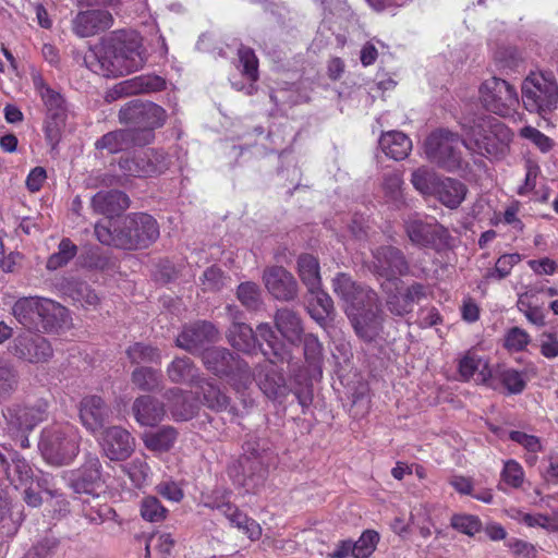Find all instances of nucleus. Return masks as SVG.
Instances as JSON below:
<instances>
[{"label": "nucleus", "instance_id": "obj_30", "mask_svg": "<svg viewBox=\"0 0 558 558\" xmlns=\"http://www.w3.org/2000/svg\"><path fill=\"white\" fill-rule=\"evenodd\" d=\"M258 438H250L243 445V457L240 460V464L244 471H250V478L257 475L259 478L264 477L265 474V453L266 449L260 444Z\"/></svg>", "mask_w": 558, "mask_h": 558}, {"label": "nucleus", "instance_id": "obj_50", "mask_svg": "<svg viewBox=\"0 0 558 558\" xmlns=\"http://www.w3.org/2000/svg\"><path fill=\"white\" fill-rule=\"evenodd\" d=\"M522 257L518 253L512 254H504L501 255L496 264L495 267L487 271L486 278L487 279H505L511 274L512 268L521 262Z\"/></svg>", "mask_w": 558, "mask_h": 558}, {"label": "nucleus", "instance_id": "obj_64", "mask_svg": "<svg viewBox=\"0 0 558 558\" xmlns=\"http://www.w3.org/2000/svg\"><path fill=\"white\" fill-rule=\"evenodd\" d=\"M381 151L391 159L402 160L412 150V142H379Z\"/></svg>", "mask_w": 558, "mask_h": 558}, {"label": "nucleus", "instance_id": "obj_14", "mask_svg": "<svg viewBox=\"0 0 558 558\" xmlns=\"http://www.w3.org/2000/svg\"><path fill=\"white\" fill-rule=\"evenodd\" d=\"M69 484L76 494L98 496V490L105 484L99 458L95 453H86L84 463L71 472Z\"/></svg>", "mask_w": 558, "mask_h": 558}, {"label": "nucleus", "instance_id": "obj_23", "mask_svg": "<svg viewBox=\"0 0 558 558\" xmlns=\"http://www.w3.org/2000/svg\"><path fill=\"white\" fill-rule=\"evenodd\" d=\"M333 292L344 302L345 313L353 306L362 304L364 301L374 300V290L359 284L352 278L344 274L339 272L332 279Z\"/></svg>", "mask_w": 558, "mask_h": 558}, {"label": "nucleus", "instance_id": "obj_40", "mask_svg": "<svg viewBox=\"0 0 558 558\" xmlns=\"http://www.w3.org/2000/svg\"><path fill=\"white\" fill-rule=\"evenodd\" d=\"M33 83L47 108V113L54 114L65 112L64 100L62 96L51 89L40 75H34Z\"/></svg>", "mask_w": 558, "mask_h": 558}, {"label": "nucleus", "instance_id": "obj_10", "mask_svg": "<svg viewBox=\"0 0 558 558\" xmlns=\"http://www.w3.org/2000/svg\"><path fill=\"white\" fill-rule=\"evenodd\" d=\"M9 353L15 359L29 364L49 363L54 350L50 341L39 333L23 332L9 343Z\"/></svg>", "mask_w": 558, "mask_h": 558}, {"label": "nucleus", "instance_id": "obj_5", "mask_svg": "<svg viewBox=\"0 0 558 558\" xmlns=\"http://www.w3.org/2000/svg\"><path fill=\"white\" fill-rule=\"evenodd\" d=\"M12 314L28 329L51 331L64 323L66 308L50 299L24 296L14 303Z\"/></svg>", "mask_w": 558, "mask_h": 558}, {"label": "nucleus", "instance_id": "obj_42", "mask_svg": "<svg viewBox=\"0 0 558 558\" xmlns=\"http://www.w3.org/2000/svg\"><path fill=\"white\" fill-rule=\"evenodd\" d=\"M178 433L171 426H165L156 432L145 434L144 444L151 451L165 452L170 450L177 440Z\"/></svg>", "mask_w": 558, "mask_h": 558}, {"label": "nucleus", "instance_id": "obj_35", "mask_svg": "<svg viewBox=\"0 0 558 558\" xmlns=\"http://www.w3.org/2000/svg\"><path fill=\"white\" fill-rule=\"evenodd\" d=\"M490 371L492 367L486 360L470 352L459 362V373L465 380L477 374L476 380L486 385L487 380L492 379Z\"/></svg>", "mask_w": 558, "mask_h": 558}, {"label": "nucleus", "instance_id": "obj_53", "mask_svg": "<svg viewBox=\"0 0 558 558\" xmlns=\"http://www.w3.org/2000/svg\"><path fill=\"white\" fill-rule=\"evenodd\" d=\"M19 385V372L11 364L0 365V399L10 397Z\"/></svg>", "mask_w": 558, "mask_h": 558}, {"label": "nucleus", "instance_id": "obj_21", "mask_svg": "<svg viewBox=\"0 0 558 558\" xmlns=\"http://www.w3.org/2000/svg\"><path fill=\"white\" fill-rule=\"evenodd\" d=\"M166 82L157 75H141L116 84L107 94V101H114L124 96L141 93L158 92L165 88Z\"/></svg>", "mask_w": 558, "mask_h": 558}, {"label": "nucleus", "instance_id": "obj_11", "mask_svg": "<svg viewBox=\"0 0 558 558\" xmlns=\"http://www.w3.org/2000/svg\"><path fill=\"white\" fill-rule=\"evenodd\" d=\"M49 403L38 399L31 404H13L3 411L8 428L12 433L32 432L48 417Z\"/></svg>", "mask_w": 558, "mask_h": 558}, {"label": "nucleus", "instance_id": "obj_60", "mask_svg": "<svg viewBox=\"0 0 558 558\" xmlns=\"http://www.w3.org/2000/svg\"><path fill=\"white\" fill-rule=\"evenodd\" d=\"M72 299L80 303L83 307H95L99 298L96 292L86 283L78 282L75 284L71 293Z\"/></svg>", "mask_w": 558, "mask_h": 558}, {"label": "nucleus", "instance_id": "obj_28", "mask_svg": "<svg viewBox=\"0 0 558 558\" xmlns=\"http://www.w3.org/2000/svg\"><path fill=\"white\" fill-rule=\"evenodd\" d=\"M492 379L487 380L486 386L492 389H498L502 386L509 395L521 393L526 386V380L523 373L508 367L504 364H498L492 367Z\"/></svg>", "mask_w": 558, "mask_h": 558}, {"label": "nucleus", "instance_id": "obj_39", "mask_svg": "<svg viewBox=\"0 0 558 558\" xmlns=\"http://www.w3.org/2000/svg\"><path fill=\"white\" fill-rule=\"evenodd\" d=\"M199 392L203 395L204 403L215 411H229L232 412L233 408L230 407V399L213 383L202 379L197 385Z\"/></svg>", "mask_w": 558, "mask_h": 558}, {"label": "nucleus", "instance_id": "obj_52", "mask_svg": "<svg viewBox=\"0 0 558 558\" xmlns=\"http://www.w3.org/2000/svg\"><path fill=\"white\" fill-rule=\"evenodd\" d=\"M451 526L468 536H474L482 530V522L477 515L457 513L451 517Z\"/></svg>", "mask_w": 558, "mask_h": 558}, {"label": "nucleus", "instance_id": "obj_59", "mask_svg": "<svg viewBox=\"0 0 558 558\" xmlns=\"http://www.w3.org/2000/svg\"><path fill=\"white\" fill-rule=\"evenodd\" d=\"M7 475L11 482L17 480L20 483L27 481L32 477V469L27 461L19 456L12 458V461L7 465Z\"/></svg>", "mask_w": 558, "mask_h": 558}, {"label": "nucleus", "instance_id": "obj_26", "mask_svg": "<svg viewBox=\"0 0 558 558\" xmlns=\"http://www.w3.org/2000/svg\"><path fill=\"white\" fill-rule=\"evenodd\" d=\"M424 153L430 162L447 171L461 167V154L451 142H424Z\"/></svg>", "mask_w": 558, "mask_h": 558}, {"label": "nucleus", "instance_id": "obj_3", "mask_svg": "<svg viewBox=\"0 0 558 558\" xmlns=\"http://www.w3.org/2000/svg\"><path fill=\"white\" fill-rule=\"evenodd\" d=\"M81 435L69 422H56L46 426L40 434L39 451L51 465L70 464L80 452Z\"/></svg>", "mask_w": 558, "mask_h": 558}, {"label": "nucleus", "instance_id": "obj_55", "mask_svg": "<svg viewBox=\"0 0 558 558\" xmlns=\"http://www.w3.org/2000/svg\"><path fill=\"white\" fill-rule=\"evenodd\" d=\"M530 342V335L520 327L508 329L504 337V347L510 352H521Z\"/></svg>", "mask_w": 558, "mask_h": 558}, {"label": "nucleus", "instance_id": "obj_51", "mask_svg": "<svg viewBox=\"0 0 558 558\" xmlns=\"http://www.w3.org/2000/svg\"><path fill=\"white\" fill-rule=\"evenodd\" d=\"M229 280L230 278L225 276L219 267L210 266L201 277L202 289L204 291L218 292L227 286Z\"/></svg>", "mask_w": 558, "mask_h": 558}, {"label": "nucleus", "instance_id": "obj_15", "mask_svg": "<svg viewBox=\"0 0 558 558\" xmlns=\"http://www.w3.org/2000/svg\"><path fill=\"white\" fill-rule=\"evenodd\" d=\"M374 257L377 274L386 278L384 283H392L398 289L401 283L398 276H405L410 270L404 254L395 246H383L375 251Z\"/></svg>", "mask_w": 558, "mask_h": 558}, {"label": "nucleus", "instance_id": "obj_58", "mask_svg": "<svg viewBox=\"0 0 558 558\" xmlns=\"http://www.w3.org/2000/svg\"><path fill=\"white\" fill-rule=\"evenodd\" d=\"M256 332V339L260 338L268 344L272 356L278 360H283L282 345L278 341V338L271 326L268 323H262L257 326Z\"/></svg>", "mask_w": 558, "mask_h": 558}, {"label": "nucleus", "instance_id": "obj_20", "mask_svg": "<svg viewBox=\"0 0 558 558\" xmlns=\"http://www.w3.org/2000/svg\"><path fill=\"white\" fill-rule=\"evenodd\" d=\"M218 339L216 327L209 322H197L185 326L177 337V345L191 353L198 352L205 344Z\"/></svg>", "mask_w": 558, "mask_h": 558}, {"label": "nucleus", "instance_id": "obj_36", "mask_svg": "<svg viewBox=\"0 0 558 558\" xmlns=\"http://www.w3.org/2000/svg\"><path fill=\"white\" fill-rule=\"evenodd\" d=\"M308 293L312 295L307 306L308 314L320 326H325L327 319L333 314V301L322 287Z\"/></svg>", "mask_w": 558, "mask_h": 558}, {"label": "nucleus", "instance_id": "obj_54", "mask_svg": "<svg viewBox=\"0 0 558 558\" xmlns=\"http://www.w3.org/2000/svg\"><path fill=\"white\" fill-rule=\"evenodd\" d=\"M123 471L136 487H142L149 474L150 468L143 459H133L123 466Z\"/></svg>", "mask_w": 558, "mask_h": 558}, {"label": "nucleus", "instance_id": "obj_49", "mask_svg": "<svg viewBox=\"0 0 558 558\" xmlns=\"http://www.w3.org/2000/svg\"><path fill=\"white\" fill-rule=\"evenodd\" d=\"M141 515L148 522H160L166 519L168 510L155 496H147L141 501Z\"/></svg>", "mask_w": 558, "mask_h": 558}, {"label": "nucleus", "instance_id": "obj_33", "mask_svg": "<svg viewBox=\"0 0 558 558\" xmlns=\"http://www.w3.org/2000/svg\"><path fill=\"white\" fill-rule=\"evenodd\" d=\"M120 168L134 177H150L161 173L166 165L148 155L124 158L119 161Z\"/></svg>", "mask_w": 558, "mask_h": 558}, {"label": "nucleus", "instance_id": "obj_32", "mask_svg": "<svg viewBox=\"0 0 558 558\" xmlns=\"http://www.w3.org/2000/svg\"><path fill=\"white\" fill-rule=\"evenodd\" d=\"M168 378L174 384H190L197 387L203 378L198 369L187 356L175 357L167 367Z\"/></svg>", "mask_w": 558, "mask_h": 558}, {"label": "nucleus", "instance_id": "obj_27", "mask_svg": "<svg viewBox=\"0 0 558 558\" xmlns=\"http://www.w3.org/2000/svg\"><path fill=\"white\" fill-rule=\"evenodd\" d=\"M132 412L142 426H156L166 414L163 403L149 395L137 397L132 404Z\"/></svg>", "mask_w": 558, "mask_h": 558}, {"label": "nucleus", "instance_id": "obj_6", "mask_svg": "<svg viewBox=\"0 0 558 558\" xmlns=\"http://www.w3.org/2000/svg\"><path fill=\"white\" fill-rule=\"evenodd\" d=\"M522 102L530 112L542 117L554 111L558 104V82L554 74L531 72L522 83Z\"/></svg>", "mask_w": 558, "mask_h": 558}, {"label": "nucleus", "instance_id": "obj_22", "mask_svg": "<svg viewBox=\"0 0 558 558\" xmlns=\"http://www.w3.org/2000/svg\"><path fill=\"white\" fill-rule=\"evenodd\" d=\"M254 379L268 399L277 400L288 393L286 378L281 372L276 369L275 361L270 357L265 364L256 367Z\"/></svg>", "mask_w": 558, "mask_h": 558}, {"label": "nucleus", "instance_id": "obj_7", "mask_svg": "<svg viewBox=\"0 0 558 558\" xmlns=\"http://www.w3.org/2000/svg\"><path fill=\"white\" fill-rule=\"evenodd\" d=\"M202 361L208 371L218 377L227 378L238 391L247 388L252 383L248 364L226 348L205 349Z\"/></svg>", "mask_w": 558, "mask_h": 558}, {"label": "nucleus", "instance_id": "obj_34", "mask_svg": "<svg viewBox=\"0 0 558 558\" xmlns=\"http://www.w3.org/2000/svg\"><path fill=\"white\" fill-rule=\"evenodd\" d=\"M165 398L175 420L187 421L194 415L196 411L195 402L190 400L187 392L182 389L171 388L166 391Z\"/></svg>", "mask_w": 558, "mask_h": 558}, {"label": "nucleus", "instance_id": "obj_47", "mask_svg": "<svg viewBox=\"0 0 558 558\" xmlns=\"http://www.w3.org/2000/svg\"><path fill=\"white\" fill-rule=\"evenodd\" d=\"M77 254V246L68 238L60 241L58 251L49 256L47 268L56 270L65 266Z\"/></svg>", "mask_w": 558, "mask_h": 558}, {"label": "nucleus", "instance_id": "obj_16", "mask_svg": "<svg viewBox=\"0 0 558 558\" xmlns=\"http://www.w3.org/2000/svg\"><path fill=\"white\" fill-rule=\"evenodd\" d=\"M99 445L109 460L122 461L134 451L135 439L126 429L120 426H111L101 433Z\"/></svg>", "mask_w": 558, "mask_h": 558}, {"label": "nucleus", "instance_id": "obj_17", "mask_svg": "<svg viewBox=\"0 0 558 558\" xmlns=\"http://www.w3.org/2000/svg\"><path fill=\"white\" fill-rule=\"evenodd\" d=\"M464 135L473 137V140H510L514 132L510 130L504 122L493 117H480L469 120L465 118L461 122Z\"/></svg>", "mask_w": 558, "mask_h": 558}, {"label": "nucleus", "instance_id": "obj_25", "mask_svg": "<svg viewBox=\"0 0 558 558\" xmlns=\"http://www.w3.org/2000/svg\"><path fill=\"white\" fill-rule=\"evenodd\" d=\"M92 208L96 214L107 217L104 223L130 206L129 196L121 191L98 192L92 198Z\"/></svg>", "mask_w": 558, "mask_h": 558}, {"label": "nucleus", "instance_id": "obj_1", "mask_svg": "<svg viewBox=\"0 0 558 558\" xmlns=\"http://www.w3.org/2000/svg\"><path fill=\"white\" fill-rule=\"evenodd\" d=\"M86 58L90 70L101 76L130 74L143 68L146 57L136 31L120 29L104 37Z\"/></svg>", "mask_w": 558, "mask_h": 558}, {"label": "nucleus", "instance_id": "obj_19", "mask_svg": "<svg viewBox=\"0 0 558 558\" xmlns=\"http://www.w3.org/2000/svg\"><path fill=\"white\" fill-rule=\"evenodd\" d=\"M263 280L268 292L277 300L292 301L298 295L296 280L281 266L266 268Z\"/></svg>", "mask_w": 558, "mask_h": 558}, {"label": "nucleus", "instance_id": "obj_57", "mask_svg": "<svg viewBox=\"0 0 558 558\" xmlns=\"http://www.w3.org/2000/svg\"><path fill=\"white\" fill-rule=\"evenodd\" d=\"M303 344L306 362L314 367H319L323 359V345L318 338L313 333H307L303 337Z\"/></svg>", "mask_w": 558, "mask_h": 558}, {"label": "nucleus", "instance_id": "obj_18", "mask_svg": "<svg viewBox=\"0 0 558 558\" xmlns=\"http://www.w3.org/2000/svg\"><path fill=\"white\" fill-rule=\"evenodd\" d=\"M110 414L109 405L99 396H85L78 403L80 421L92 434H96L104 427Z\"/></svg>", "mask_w": 558, "mask_h": 558}, {"label": "nucleus", "instance_id": "obj_24", "mask_svg": "<svg viewBox=\"0 0 558 558\" xmlns=\"http://www.w3.org/2000/svg\"><path fill=\"white\" fill-rule=\"evenodd\" d=\"M113 24L111 13L105 10H87L78 12L72 20L73 33L86 38L110 28Z\"/></svg>", "mask_w": 558, "mask_h": 558}, {"label": "nucleus", "instance_id": "obj_43", "mask_svg": "<svg viewBox=\"0 0 558 558\" xmlns=\"http://www.w3.org/2000/svg\"><path fill=\"white\" fill-rule=\"evenodd\" d=\"M126 355L133 364H160L161 353L158 348L142 342H135L126 350Z\"/></svg>", "mask_w": 558, "mask_h": 558}, {"label": "nucleus", "instance_id": "obj_56", "mask_svg": "<svg viewBox=\"0 0 558 558\" xmlns=\"http://www.w3.org/2000/svg\"><path fill=\"white\" fill-rule=\"evenodd\" d=\"M379 535L373 530L362 533L360 538L354 543V558H367L376 548Z\"/></svg>", "mask_w": 558, "mask_h": 558}, {"label": "nucleus", "instance_id": "obj_4", "mask_svg": "<svg viewBox=\"0 0 558 558\" xmlns=\"http://www.w3.org/2000/svg\"><path fill=\"white\" fill-rule=\"evenodd\" d=\"M411 183L422 195L435 197L451 210L459 208L468 194V187L463 182L441 177L426 167L417 168L412 172Z\"/></svg>", "mask_w": 558, "mask_h": 558}, {"label": "nucleus", "instance_id": "obj_9", "mask_svg": "<svg viewBox=\"0 0 558 558\" xmlns=\"http://www.w3.org/2000/svg\"><path fill=\"white\" fill-rule=\"evenodd\" d=\"M405 233L413 245L441 250L451 239L449 230L435 219L425 221L418 215H411L404 220Z\"/></svg>", "mask_w": 558, "mask_h": 558}, {"label": "nucleus", "instance_id": "obj_31", "mask_svg": "<svg viewBox=\"0 0 558 558\" xmlns=\"http://www.w3.org/2000/svg\"><path fill=\"white\" fill-rule=\"evenodd\" d=\"M275 324L280 333L292 344L302 340V322L294 311L287 307L278 310L275 315Z\"/></svg>", "mask_w": 558, "mask_h": 558}, {"label": "nucleus", "instance_id": "obj_38", "mask_svg": "<svg viewBox=\"0 0 558 558\" xmlns=\"http://www.w3.org/2000/svg\"><path fill=\"white\" fill-rule=\"evenodd\" d=\"M228 340L234 349L245 353H252L256 349V335L251 326L244 323L232 324L228 331Z\"/></svg>", "mask_w": 558, "mask_h": 558}, {"label": "nucleus", "instance_id": "obj_62", "mask_svg": "<svg viewBox=\"0 0 558 558\" xmlns=\"http://www.w3.org/2000/svg\"><path fill=\"white\" fill-rule=\"evenodd\" d=\"M65 112L54 114L47 113L44 129L46 137L48 140H57L63 136V130L65 128Z\"/></svg>", "mask_w": 558, "mask_h": 558}, {"label": "nucleus", "instance_id": "obj_13", "mask_svg": "<svg viewBox=\"0 0 558 558\" xmlns=\"http://www.w3.org/2000/svg\"><path fill=\"white\" fill-rule=\"evenodd\" d=\"M121 123L136 129H155L166 121V111L154 102L132 100L120 109Z\"/></svg>", "mask_w": 558, "mask_h": 558}, {"label": "nucleus", "instance_id": "obj_46", "mask_svg": "<svg viewBox=\"0 0 558 558\" xmlns=\"http://www.w3.org/2000/svg\"><path fill=\"white\" fill-rule=\"evenodd\" d=\"M236 298L248 311H258L263 305L260 288L252 282H242L236 290Z\"/></svg>", "mask_w": 558, "mask_h": 558}, {"label": "nucleus", "instance_id": "obj_2", "mask_svg": "<svg viewBox=\"0 0 558 558\" xmlns=\"http://www.w3.org/2000/svg\"><path fill=\"white\" fill-rule=\"evenodd\" d=\"M159 234L156 219L144 213L95 225V235L100 243L129 251L147 248Z\"/></svg>", "mask_w": 558, "mask_h": 558}, {"label": "nucleus", "instance_id": "obj_61", "mask_svg": "<svg viewBox=\"0 0 558 558\" xmlns=\"http://www.w3.org/2000/svg\"><path fill=\"white\" fill-rule=\"evenodd\" d=\"M509 438L522 446L529 453H538L543 451V444L539 437L530 435L521 430H511Z\"/></svg>", "mask_w": 558, "mask_h": 558}, {"label": "nucleus", "instance_id": "obj_45", "mask_svg": "<svg viewBox=\"0 0 558 558\" xmlns=\"http://www.w3.org/2000/svg\"><path fill=\"white\" fill-rule=\"evenodd\" d=\"M381 288L387 294L386 305L388 311L397 316H404L412 312V307L403 293H400L392 283H381Z\"/></svg>", "mask_w": 558, "mask_h": 558}, {"label": "nucleus", "instance_id": "obj_8", "mask_svg": "<svg viewBox=\"0 0 558 558\" xmlns=\"http://www.w3.org/2000/svg\"><path fill=\"white\" fill-rule=\"evenodd\" d=\"M478 96L482 105L488 111L501 117L509 116L519 105L515 88L507 81L496 76H492L481 84Z\"/></svg>", "mask_w": 558, "mask_h": 558}, {"label": "nucleus", "instance_id": "obj_48", "mask_svg": "<svg viewBox=\"0 0 558 558\" xmlns=\"http://www.w3.org/2000/svg\"><path fill=\"white\" fill-rule=\"evenodd\" d=\"M500 477L504 484L511 488L518 489L521 488L524 483L525 473L522 465L518 461L509 459L504 463Z\"/></svg>", "mask_w": 558, "mask_h": 558}, {"label": "nucleus", "instance_id": "obj_37", "mask_svg": "<svg viewBox=\"0 0 558 558\" xmlns=\"http://www.w3.org/2000/svg\"><path fill=\"white\" fill-rule=\"evenodd\" d=\"M299 276L307 291H317L322 287L319 263L311 254H303L298 258Z\"/></svg>", "mask_w": 558, "mask_h": 558}, {"label": "nucleus", "instance_id": "obj_41", "mask_svg": "<svg viewBox=\"0 0 558 558\" xmlns=\"http://www.w3.org/2000/svg\"><path fill=\"white\" fill-rule=\"evenodd\" d=\"M132 383L142 391L151 392L161 387L162 374L159 369L137 366L131 375Z\"/></svg>", "mask_w": 558, "mask_h": 558}, {"label": "nucleus", "instance_id": "obj_12", "mask_svg": "<svg viewBox=\"0 0 558 558\" xmlns=\"http://www.w3.org/2000/svg\"><path fill=\"white\" fill-rule=\"evenodd\" d=\"M356 335L364 341H373L381 329V311L377 294L374 300L364 301L347 312Z\"/></svg>", "mask_w": 558, "mask_h": 558}, {"label": "nucleus", "instance_id": "obj_63", "mask_svg": "<svg viewBox=\"0 0 558 558\" xmlns=\"http://www.w3.org/2000/svg\"><path fill=\"white\" fill-rule=\"evenodd\" d=\"M506 546L511 551L513 558H536L537 549L535 545L520 538H509Z\"/></svg>", "mask_w": 558, "mask_h": 558}, {"label": "nucleus", "instance_id": "obj_44", "mask_svg": "<svg viewBox=\"0 0 558 558\" xmlns=\"http://www.w3.org/2000/svg\"><path fill=\"white\" fill-rule=\"evenodd\" d=\"M465 148L488 159L498 160L509 150L508 142H462Z\"/></svg>", "mask_w": 558, "mask_h": 558}, {"label": "nucleus", "instance_id": "obj_29", "mask_svg": "<svg viewBox=\"0 0 558 558\" xmlns=\"http://www.w3.org/2000/svg\"><path fill=\"white\" fill-rule=\"evenodd\" d=\"M239 63L238 69L242 75L248 81L247 84L231 81L232 87L246 95H252L256 90L255 82L258 80V60L253 49L241 46L238 50Z\"/></svg>", "mask_w": 558, "mask_h": 558}]
</instances>
